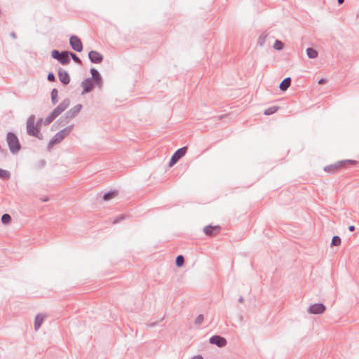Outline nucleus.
I'll return each mask as SVG.
<instances>
[{"instance_id": "1", "label": "nucleus", "mask_w": 359, "mask_h": 359, "mask_svg": "<svg viewBox=\"0 0 359 359\" xmlns=\"http://www.w3.org/2000/svg\"><path fill=\"white\" fill-rule=\"evenodd\" d=\"M35 116L31 115L27 121V133L29 135L38 138L40 140L43 139V136L40 131L39 126L34 124Z\"/></svg>"}, {"instance_id": "2", "label": "nucleus", "mask_w": 359, "mask_h": 359, "mask_svg": "<svg viewBox=\"0 0 359 359\" xmlns=\"http://www.w3.org/2000/svg\"><path fill=\"white\" fill-rule=\"evenodd\" d=\"M358 162L355 160H342L336 162L334 164L326 165L324 168V171L331 173H336L340 168H346L348 165H355Z\"/></svg>"}, {"instance_id": "3", "label": "nucleus", "mask_w": 359, "mask_h": 359, "mask_svg": "<svg viewBox=\"0 0 359 359\" xmlns=\"http://www.w3.org/2000/svg\"><path fill=\"white\" fill-rule=\"evenodd\" d=\"M6 141L11 152L17 154L20 150V144L17 135L12 132H8L6 135Z\"/></svg>"}, {"instance_id": "4", "label": "nucleus", "mask_w": 359, "mask_h": 359, "mask_svg": "<svg viewBox=\"0 0 359 359\" xmlns=\"http://www.w3.org/2000/svg\"><path fill=\"white\" fill-rule=\"evenodd\" d=\"M51 57L57 60L61 65H67L70 62L69 57V50L59 51L58 50H53L51 51Z\"/></svg>"}, {"instance_id": "5", "label": "nucleus", "mask_w": 359, "mask_h": 359, "mask_svg": "<svg viewBox=\"0 0 359 359\" xmlns=\"http://www.w3.org/2000/svg\"><path fill=\"white\" fill-rule=\"evenodd\" d=\"M82 109V104H78L73 107H72L69 110H68L65 113V118H63V117H60L59 121H60V123H62V126H65L67 123V119H72L80 112V111Z\"/></svg>"}, {"instance_id": "6", "label": "nucleus", "mask_w": 359, "mask_h": 359, "mask_svg": "<svg viewBox=\"0 0 359 359\" xmlns=\"http://www.w3.org/2000/svg\"><path fill=\"white\" fill-rule=\"evenodd\" d=\"M74 124L68 126L57 132L51 139L57 144L60 143L67 135L70 134L74 128Z\"/></svg>"}, {"instance_id": "7", "label": "nucleus", "mask_w": 359, "mask_h": 359, "mask_svg": "<svg viewBox=\"0 0 359 359\" xmlns=\"http://www.w3.org/2000/svg\"><path fill=\"white\" fill-rule=\"evenodd\" d=\"M187 151V147H182L178 149L171 156L170 161L168 163V166L170 168L172 167L175 164L177 163V161L182 158Z\"/></svg>"}, {"instance_id": "8", "label": "nucleus", "mask_w": 359, "mask_h": 359, "mask_svg": "<svg viewBox=\"0 0 359 359\" xmlns=\"http://www.w3.org/2000/svg\"><path fill=\"white\" fill-rule=\"evenodd\" d=\"M70 100L69 98L63 100L58 106H57L50 113L55 118L65 111L69 106Z\"/></svg>"}, {"instance_id": "9", "label": "nucleus", "mask_w": 359, "mask_h": 359, "mask_svg": "<svg viewBox=\"0 0 359 359\" xmlns=\"http://www.w3.org/2000/svg\"><path fill=\"white\" fill-rule=\"evenodd\" d=\"M326 310V306L323 303L311 304L308 308V312L311 314H322Z\"/></svg>"}, {"instance_id": "10", "label": "nucleus", "mask_w": 359, "mask_h": 359, "mask_svg": "<svg viewBox=\"0 0 359 359\" xmlns=\"http://www.w3.org/2000/svg\"><path fill=\"white\" fill-rule=\"evenodd\" d=\"M69 43L72 48L76 52H81L83 50V44L81 39L75 35H72L69 39Z\"/></svg>"}, {"instance_id": "11", "label": "nucleus", "mask_w": 359, "mask_h": 359, "mask_svg": "<svg viewBox=\"0 0 359 359\" xmlns=\"http://www.w3.org/2000/svg\"><path fill=\"white\" fill-rule=\"evenodd\" d=\"M209 342L211 344L216 345L219 348L224 347L227 344L226 339L220 335L212 336L209 339Z\"/></svg>"}, {"instance_id": "12", "label": "nucleus", "mask_w": 359, "mask_h": 359, "mask_svg": "<svg viewBox=\"0 0 359 359\" xmlns=\"http://www.w3.org/2000/svg\"><path fill=\"white\" fill-rule=\"evenodd\" d=\"M88 58L92 63L100 64L103 61V55L96 50H90L88 53Z\"/></svg>"}, {"instance_id": "13", "label": "nucleus", "mask_w": 359, "mask_h": 359, "mask_svg": "<svg viewBox=\"0 0 359 359\" xmlns=\"http://www.w3.org/2000/svg\"><path fill=\"white\" fill-rule=\"evenodd\" d=\"M220 230L221 227L218 225H207L203 228V232L208 236H215L220 232Z\"/></svg>"}, {"instance_id": "14", "label": "nucleus", "mask_w": 359, "mask_h": 359, "mask_svg": "<svg viewBox=\"0 0 359 359\" xmlns=\"http://www.w3.org/2000/svg\"><path fill=\"white\" fill-rule=\"evenodd\" d=\"M94 83L92 78H87L81 82V87L83 88L82 94L90 93L94 88Z\"/></svg>"}, {"instance_id": "15", "label": "nucleus", "mask_w": 359, "mask_h": 359, "mask_svg": "<svg viewBox=\"0 0 359 359\" xmlns=\"http://www.w3.org/2000/svg\"><path fill=\"white\" fill-rule=\"evenodd\" d=\"M90 72L92 75L90 78H92V81L93 83L100 87L102 84V78L100 74V72L94 67L90 69Z\"/></svg>"}, {"instance_id": "16", "label": "nucleus", "mask_w": 359, "mask_h": 359, "mask_svg": "<svg viewBox=\"0 0 359 359\" xmlns=\"http://www.w3.org/2000/svg\"><path fill=\"white\" fill-rule=\"evenodd\" d=\"M58 78L60 81L65 86L69 84L70 82V76L69 73L62 68H59L58 69Z\"/></svg>"}, {"instance_id": "17", "label": "nucleus", "mask_w": 359, "mask_h": 359, "mask_svg": "<svg viewBox=\"0 0 359 359\" xmlns=\"http://www.w3.org/2000/svg\"><path fill=\"white\" fill-rule=\"evenodd\" d=\"M291 82L292 80L290 77L285 78L279 85L280 90L283 92L286 91L290 86Z\"/></svg>"}, {"instance_id": "18", "label": "nucleus", "mask_w": 359, "mask_h": 359, "mask_svg": "<svg viewBox=\"0 0 359 359\" xmlns=\"http://www.w3.org/2000/svg\"><path fill=\"white\" fill-rule=\"evenodd\" d=\"M118 195L117 190H110L106 193H104L102 196V200L104 201H108Z\"/></svg>"}, {"instance_id": "19", "label": "nucleus", "mask_w": 359, "mask_h": 359, "mask_svg": "<svg viewBox=\"0 0 359 359\" xmlns=\"http://www.w3.org/2000/svg\"><path fill=\"white\" fill-rule=\"evenodd\" d=\"M268 35L269 34L266 31L263 32L257 39V45L260 47L264 46L266 43Z\"/></svg>"}, {"instance_id": "20", "label": "nucleus", "mask_w": 359, "mask_h": 359, "mask_svg": "<svg viewBox=\"0 0 359 359\" xmlns=\"http://www.w3.org/2000/svg\"><path fill=\"white\" fill-rule=\"evenodd\" d=\"M44 320L43 316H41L40 314H38L34 320V329L35 330H38L41 325H42L43 322Z\"/></svg>"}, {"instance_id": "21", "label": "nucleus", "mask_w": 359, "mask_h": 359, "mask_svg": "<svg viewBox=\"0 0 359 359\" xmlns=\"http://www.w3.org/2000/svg\"><path fill=\"white\" fill-rule=\"evenodd\" d=\"M306 52L307 56L311 59L316 58L318 55V51L316 49L311 48V47L307 48Z\"/></svg>"}, {"instance_id": "22", "label": "nucleus", "mask_w": 359, "mask_h": 359, "mask_svg": "<svg viewBox=\"0 0 359 359\" xmlns=\"http://www.w3.org/2000/svg\"><path fill=\"white\" fill-rule=\"evenodd\" d=\"M50 97L53 104H56L58 102V91L56 88L52 89L50 92Z\"/></svg>"}, {"instance_id": "23", "label": "nucleus", "mask_w": 359, "mask_h": 359, "mask_svg": "<svg viewBox=\"0 0 359 359\" xmlns=\"http://www.w3.org/2000/svg\"><path fill=\"white\" fill-rule=\"evenodd\" d=\"M12 218L8 213H4L1 218V221L4 224H9L11 222Z\"/></svg>"}, {"instance_id": "24", "label": "nucleus", "mask_w": 359, "mask_h": 359, "mask_svg": "<svg viewBox=\"0 0 359 359\" xmlns=\"http://www.w3.org/2000/svg\"><path fill=\"white\" fill-rule=\"evenodd\" d=\"M278 109H279L278 107L272 106V107H270L267 108L266 109H265L264 111V114L265 115H272L274 113H276Z\"/></svg>"}, {"instance_id": "25", "label": "nucleus", "mask_w": 359, "mask_h": 359, "mask_svg": "<svg viewBox=\"0 0 359 359\" xmlns=\"http://www.w3.org/2000/svg\"><path fill=\"white\" fill-rule=\"evenodd\" d=\"M11 177V173L6 170L0 168V179L8 180Z\"/></svg>"}, {"instance_id": "26", "label": "nucleus", "mask_w": 359, "mask_h": 359, "mask_svg": "<svg viewBox=\"0 0 359 359\" xmlns=\"http://www.w3.org/2000/svg\"><path fill=\"white\" fill-rule=\"evenodd\" d=\"M184 264V257L183 255H180L175 259V264L177 267H182Z\"/></svg>"}, {"instance_id": "27", "label": "nucleus", "mask_w": 359, "mask_h": 359, "mask_svg": "<svg viewBox=\"0 0 359 359\" xmlns=\"http://www.w3.org/2000/svg\"><path fill=\"white\" fill-rule=\"evenodd\" d=\"M72 57V59L77 63L78 65H82V60L73 52L69 51V57Z\"/></svg>"}, {"instance_id": "28", "label": "nucleus", "mask_w": 359, "mask_h": 359, "mask_svg": "<svg viewBox=\"0 0 359 359\" xmlns=\"http://www.w3.org/2000/svg\"><path fill=\"white\" fill-rule=\"evenodd\" d=\"M341 242V238L338 236H334L332 238L331 246H339Z\"/></svg>"}, {"instance_id": "29", "label": "nucleus", "mask_w": 359, "mask_h": 359, "mask_svg": "<svg viewBox=\"0 0 359 359\" xmlns=\"http://www.w3.org/2000/svg\"><path fill=\"white\" fill-rule=\"evenodd\" d=\"M273 48L276 50H281L284 48V43L280 40H276L273 43Z\"/></svg>"}, {"instance_id": "30", "label": "nucleus", "mask_w": 359, "mask_h": 359, "mask_svg": "<svg viewBox=\"0 0 359 359\" xmlns=\"http://www.w3.org/2000/svg\"><path fill=\"white\" fill-rule=\"evenodd\" d=\"M55 117L51 114H50L43 121V124L45 126H48L49 124H50L54 120H55Z\"/></svg>"}, {"instance_id": "31", "label": "nucleus", "mask_w": 359, "mask_h": 359, "mask_svg": "<svg viewBox=\"0 0 359 359\" xmlns=\"http://www.w3.org/2000/svg\"><path fill=\"white\" fill-rule=\"evenodd\" d=\"M203 319H204L203 315L199 314L195 320V325H200L203 323Z\"/></svg>"}, {"instance_id": "32", "label": "nucleus", "mask_w": 359, "mask_h": 359, "mask_svg": "<svg viewBox=\"0 0 359 359\" xmlns=\"http://www.w3.org/2000/svg\"><path fill=\"white\" fill-rule=\"evenodd\" d=\"M47 79L48 81L54 82L55 81V76L53 72H49L47 76Z\"/></svg>"}, {"instance_id": "33", "label": "nucleus", "mask_w": 359, "mask_h": 359, "mask_svg": "<svg viewBox=\"0 0 359 359\" xmlns=\"http://www.w3.org/2000/svg\"><path fill=\"white\" fill-rule=\"evenodd\" d=\"M57 144L53 140L50 139L48 145H47V150L50 151L54 145Z\"/></svg>"}, {"instance_id": "34", "label": "nucleus", "mask_w": 359, "mask_h": 359, "mask_svg": "<svg viewBox=\"0 0 359 359\" xmlns=\"http://www.w3.org/2000/svg\"><path fill=\"white\" fill-rule=\"evenodd\" d=\"M46 164V161L44 159H41L38 162V168H42Z\"/></svg>"}, {"instance_id": "35", "label": "nucleus", "mask_w": 359, "mask_h": 359, "mask_svg": "<svg viewBox=\"0 0 359 359\" xmlns=\"http://www.w3.org/2000/svg\"><path fill=\"white\" fill-rule=\"evenodd\" d=\"M125 217H126V216L124 215H120L119 217H118L117 218H116L114 219V224L118 223L120 221L123 220Z\"/></svg>"}, {"instance_id": "36", "label": "nucleus", "mask_w": 359, "mask_h": 359, "mask_svg": "<svg viewBox=\"0 0 359 359\" xmlns=\"http://www.w3.org/2000/svg\"><path fill=\"white\" fill-rule=\"evenodd\" d=\"M326 82H327L326 79H325V78H321V79L318 81V84H319V85H323V84H325Z\"/></svg>"}, {"instance_id": "37", "label": "nucleus", "mask_w": 359, "mask_h": 359, "mask_svg": "<svg viewBox=\"0 0 359 359\" xmlns=\"http://www.w3.org/2000/svg\"><path fill=\"white\" fill-rule=\"evenodd\" d=\"M57 122H55V123H54L52 125V126H51V130H56V129L58 128V126H59V125H60V124H58V125L57 126Z\"/></svg>"}, {"instance_id": "38", "label": "nucleus", "mask_w": 359, "mask_h": 359, "mask_svg": "<svg viewBox=\"0 0 359 359\" xmlns=\"http://www.w3.org/2000/svg\"><path fill=\"white\" fill-rule=\"evenodd\" d=\"M10 36L13 39H15L17 38L16 34L15 32H11L10 33Z\"/></svg>"}, {"instance_id": "39", "label": "nucleus", "mask_w": 359, "mask_h": 359, "mask_svg": "<svg viewBox=\"0 0 359 359\" xmlns=\"http://www.w3.org/2000/svg\"><path fill=\"white\" fill-rule=\"evenodd\" d=\"M355 226H354L353 225H350V226H348V230H349L351 232L354 231H355Z\"/></svg>"}, {"instance_id": "40", "label": "nucleus", "mask_w": 359, "mask_h": 359, "mask_svg": "<svg viewBox=\"0 0 359 359\" xmlns=\"http://www.w3.org/2000/svg\"><path fill=\"white\" fill-rule=\"evenodd\" d=\"M224 116H226V115L224 114V115H222V116H217L215 117V118H216L217 120H221Z\"/></svg>"}, {"instance_id": "41", "label": "nucleus", "mask_w": 359, "mask_h": 359, "mask_svg": "<svg viewBox=\"0 0 359 359\" xmlns=\"http://www.w3.org/2000/svg\"><path fill=\"white\" fill-rule=\"evenodd\" d=\"M191 359H203V358L201 355H198L192 358Z\"/></svg>"}, {"instance_id": "42", "label": "nucleus", "mask_w": 359, "mask_h": 359, "mask_svg": "<svg viewBox=\"0 0 359 359\" xmlns=\"http://www.w3.org/2000/svg\"><path fill=\"white\" fill-rule=\"evenodd\" d=\"M244 302V298L241 296L239 298H238V302L240 303H243Z\"/></svg>"}, {"instance_id": "43", "label": "nucleus", "mask_w": 359, "mask_h": 359, "mask_svg": "<svg viewBox=\"0 0 359 359\" xmlns=\"http://www.w3.org/2000/svg\"><path fill=\"white\" fill-rule=\"evenodd\" d=\"M41 121H42V118H39V119L36 121V126H40V124H41Z\"/></svg>"}, {"instance_id": "44", "label": "nucleus", "mask_w": 359, "mask_h": 359, "mask_svg": "<svg viewBox=\"0 0 359 359\" xmlns=\"http://www.w3.org/2000/svg\"><path fill=\"white\" fill-rule=\"evenodd\" d=\"M157 325V322L152 323L149 325V327H154Z\"/></svg>"}, {"instance_id": "45", "label": "nucleus", "mask_w": 359, "mask_h": 359, "mask_svg": "<svg viewBox=\"0 0 359 359\" xmlns=\"http://www.w3.org/2000/svg\"><path fill=\"white\" fill-rule=\"evenodd\" d=\"M344 1V0H337V2H338L339 4H343Z\"/></svg>"}, {"instance_id": "46", "label": "nucleus", "mask_w": 359, "mask_h": 359, "mask_svg": "<svg viewBox=\"0 0 359 359\" xmlns=\"http://www.w3.org/2000/svg\"><path fill=\"white\" fill-rule=\"evenodd\" d=\"M48 200V198H44L43 199V201H47Z\"/></svg>"}]
</instances>
